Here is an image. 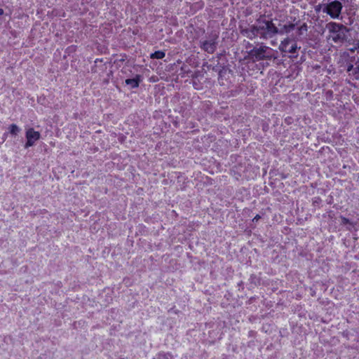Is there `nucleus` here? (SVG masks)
Returning <instances> with one entry per match:
<instances>
[{"instance_id": "obj_1", "label": "nucleus", "mask_w": 359, "mask_h": 359, "mask_svg": "<svg viewBox=\"0 0 359 359\" xmlns=\"http://www.w3.org/2000/svg\"><path fill=\"white\" fill-rule=\"evenodd\" d=\"M295 31V34H292L294 38L301 36L307 31V26L303 25L299 27H296L294 24L284 25L280 27H276L271 21L259 20L256 26L252 27L250 34L247 36L252 38L257 35H261L264 38L272 37L276 34H285Z\"/></svg>"}, {"instance_id": "obj_2", "label": "nucleus", "mask_w": 359, "mask_h": 359, "mask_svg": "<svg viewBox=\"0 0 359 359\" xmlns=\"http://www.w3.org/2000/svg\"><path fill=\"white\" fill-rule=\"evenodd\" d=\"M326 27L329 32V39L334 43L344 41L346 37L347 29L343 25L331 22L327 24Z\"/></svg>"}, {"instance_id": "obj_3", "label": "nucleus", "mask_w": 359, "mask_h": 359, "mask_svg": "<svg viewBox=\"0 0 359 359\" xmlns=\"http://www.w3.org/2000/svg\"><path fill=\"white\" fill-rule=\"evenodd\" d=\"M272 51L273 50L271 48L263 46L253 48L249 54L255 60L259 61L271 59L273 57Z\"/></svg>"}, {"instance_id": "obj_4", "label": "nucleus", "mask_w": 359, "mask_h": 359, "mask_svg": "<svg viewBox=\"0 0 359 359\" xmlns=\"http://www.w3.org/2000/svg\"><path fill=\"white\" fill-rule=\"evenodd\" d=\"M342 8L341 3L336 0L326 4L323 8V12L329 15L332 19H339Z\"/></svg>"}, {"instance_id": "obj_5", "label": "nucleus", "mask_w": 359, "mask_h": 359, "mask_svg": "<svg viewBox=\"0 0 359 359\" xmlns=\"http://www.w3.org/2000/svg\"><path fill=\"white\" fill-rule=\"evenodd\" d=\"M41 134L39 132L36 131L32 128H29L26 131V139L27 142L25 144V148L32 147L35 144L36 142L40 139Z\"/></svg>"}, {"instance_id": "obj_6", "label": "nucleus", "mask_w": 359, "mask_h": 359, "mask_svg": "<svg viewBox=\"0 0 359 359\" xmlns=\"http://www.w3.org/2000/svg\"><path fill=\"white\" fill-rule=\"evenodd\" d=\"M291 42V39H285L283 41H281L279 49L282 52H288L290 53H294L297 49V46L296 43H292L290 48H288L289 43Z\"/></svg>"}, {"instance_id": "obj_7", "label": "nucleus", "mask_w": 359, "mask_h": 359, "mask_svg": "<svg viewBox=\"0 0 359 359\" xmlns=\"http://www.w3.org/2000/svg\"><path fill=\"white\" fill-rule=\"evenodd\" d=\"M215 40L212 39L210 41H205L203 43L202 47L203 48L207 51L208 53H213L215 50L216 46H215Z\"/></svg>"}, {"instance_id": "obj_8", "label": "nucleus", "mask_w": 359, "mask_h": 359, "mask_svg": "<svg viewBox=\"0 0 359 359\" xmlns=\"http://www.w3.org/2000/svg\"><path fill=\"white\" fill-rule=\"evenodd\" d=\"M141 81V76L137 75L133 79H128L126 80V84L129 86L131 88H135L139 86L140 82Z\"/></svg>"}, {"instance_id": "obj_9", "label": "nucleus", "mask_w": 359, "mask_h": 359, "mask_svg": "<svg viewBox=\"0 0 359 359\" xmlns=\"http://www.w3.org/2000/svg\"><path fill=\"white\" fill-rule=\"evenodd\" d=\"M165 54L163 51L158 50L151 54V58L162 59L165 57Z\"/></svg>"}, {"instance_id": "obj_10", "label": "nucleus", "mask_w": 359, "mask_h": 359, "mask_svg": "<svg viewBox=\"0 0 359 359\" xmlns=\"http://www.w3.org/2000/svg\"><path fill=\"white\" fill-rule=\"evenodd\" d=\"M9 131L11 134L16 135L20 131V129L17 125L12 124L9 127Z\"/></svg>"}, {"instance_id": "obj_11", "label": "nucleus", "mask_w": 359, "mask_h": 359, "mask_svg": "<svg viewBox=\"0 0 359 359\" xmlns=\"http://www.w3.org/2000/svg\"><path fill=\"white\" fill-rule=\"evenodd\" d=\"M341 220H342V222H343L344 224H347V223H348V219H346V218H345V217H341Z\"/></svg>"}, {"instance_id": "obj_12", "label": "nucleus", "mask_w": 359, "mask_h": 359, "mask_svg": "<svg viewBox=\"0 0 359 359\" xmlns=\"http://www.w3.org/2000/svg\"><path fill=\"white\" fill-rule=\"evenodd\" d=\"M259 218V215H257L253 218V221H257Z\"/></svg>"}, {"instance_id": "obj_13", "label": "nucleus", "mask_w": 359, "mask_h": 359, "mask_svg": "<svg viewBox=\"0 0 359 359\" xmlns=\"http://www.w3.org/2000/svg\"><path fill=\"white\" fill-rule=\"evenodd\" d=\"M4 10L0 8V15H3L4 14Z\"/></svg>"}]
</instances>
